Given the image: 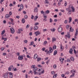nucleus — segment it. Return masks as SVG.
<instances>
[{"label":"nucleus","instance_id":"nucleus-47","mask_svg":"<svg viewBox=\"0 0 78 78\" xmlns=\"http://www.w3.org/2000/svg\"><path fill=\"white\" fill-rule=\"evenodd\" d=\"M34 75H37V74H38V73H37V72H36V71H34Z\"/></svg>","mask_w":78,"mask_h":78},{"label":"nucleus","instance_id":"nucleus-51","mask_svg":"<svg viewBox=\"0 0 78 78\" xmlns=\"http://www.w3.org/2000/svg\"><path fill=\"white\" fill-rule=\"evenodd\" d=\"M67 62H70V60L68 58L67 59Z\"/></svg>","mask_w":78,"mask_h":78},{"label":"nucleus","instance_id":"nucleus-54","mask_svg":"<svg viewBox=\"0 0 78 78\" xmlns=\"http://www.w3.org/2000/svg\"><path fill=\"white\" fill-rule=\"evenodd\" d=\"M47 41H44V44L45 45L46 44H47Z\"/></svg>","mask_w":78,"mask_h":78},{"label":"nucleus","instance_id":"nucleus-38","mask_svg":"<svg viewBox=\"0 0 78 78\" xmlns=\"http://www.w3.org/2000/svg\"><path fill=\"white\" fill-rule=\"evenodd\" d=\"M67 2L66 1L65 2V4H64V5L65 6H67Z\"/></svg>","mask_w":78,"mask_h":78},{"label":"nucleus","instance_id":"nucleus-57","mask_svg":"<svg viewBox=\"0 0 78 78\" xmlns=\"http://www.w3.org/2000/svg\"><path fill=\"white\" fill-rule=\"evenodd\" d=\"M50 23H51V22H53V20H52L51 19V18H50Z\"/></svg>","mask_w":78,"mask_h":78},{"label":"nucleus","instance_id":"nucleus-12","mask_svg":"<svg viewBox=\"0 0 78 78\" xmlns=\"http://www.w3.org/2000/svg\"><path fill=\"white\" fill-rule=\"evenodd\" d=\"M37 11H38V9L37 7H36L34 9V12H37Z\"/></svg>","mask_w":78,"mask_h":78},{"label":"nucleus","instance_id":"nucleus-24","mask_svg":"<svg viewBox=\"0 0 78 78\" xmlns=\"http://www.w3.org/2000/svg\"><path fill=\"white\" fill-rule=\"evenodd\" d=\"M38 18V16H35L34 18V21H36L37 20V19Z\"/></svg>","mask_w":78,"mask_h":78},{"label":"nucleus","instance_id":"nucleus-39","mask_svg":"<svg viewBox=\"0 0 78 78\" xmlns=\"http://www.w3.org/2000/svg\"><path fill=\"white\" fill-rule=\"evenodd\" d=\"M34 15H31V19H34Z\"/></svg>","mask_w":78,"mask_h":78},{"label":"nucleus","instance_id":"nucleus-29","mask_svg":"<svg viewBox=\"0 0 78 78\" xmlns=\"http://www.w3.org/2000/svg\"><path fill=\"white\" fill-rule=\"evenodd\" d=\"M71 72H72V74H74V75H75V70H73L71 71Z\"/></svg>","mask_w":78,"mask_h":78},{"label":"nucleus","instance_id":"nucleus-2","mask_svg":"<svg viewBox=\"0 0 78 78\" xmlns=\"http://www.w3.org/2000/svg\"><path fill=\"white\" fill-rule=\"evenodd\" d=\"M49 51H48V53L49 55L50 54V53H51L53 52V50L52 49V48H49Z\"/></svg>","mask_w":78,"mask_h":78},{"label":"nucleus","instance_id":"nucleus-42","mask_svg":"<svg viewBox=\"0 0 78 78\" xmlns=\"http://www.w3.org/2000/svg\"><path fill=\"white\" fill-rule=\"evenodd\" d=\"M27 18H28V16L27 15H25L24 16V19H27Z\"/></svg>","mask_w":78,"mask_h":78},{"label":"nucleus","instance_id":"nucleus-1","mask_svg":"<svg viewBox=\"0 0 78 78\" xmlns=\"http://www.w3.org/2000/svg\"><path fill=\"white\" fill-rule=\"evenodd\" d=\"M62 25H60L59 26V27L58 28V31L59 33H61L62 31V28L61 27Z\"/></svg>","mask_w":78,"mask_h":78},{"label":"nucleus","instance_id":"nucleus-46","mask_svg":"<svg viewBox=\"0 0 78 78\" xmlns=\"http://www.w3.org/2000/svg\"><path fill=\"white\" fill-rule=\"evenodd\" d=\"M73 6H72V5H69V7H68V8H71L72 9V7H73Z\"/></svg>","mask_w":78,"mask_h":78},{"label":"nucleus","instance_id":"nucleus-37","mask_svg":"<svg viewBox=\"0 0 78 78\" xmlns=\"http://www.w3.org/2000/svg\"><path fill=\"white\" fill-rule=\"evenodd\" d=\"M37 67H35L33 69V70H34V71H36V70H37Z\"/></svg>","mask_w":78,"mask_h":78},{"label":"nucleus","instance_id":"nucleus-62","mask_svg":"<svg viewBox=\"0 0 78 78\" xmlns=\"http://www.w3.org/2000/svg\"><path fill=\"white\" fill-rule=\"evenodd\" d=\"M60 11H61V12H64V10H63V9L61 10Z\"/></svg>","mask_w":78,"mask_h":78},{"label":"nucleus","instance_id":"nucleus-18","mask_svg":"<svg viewBox=\"0 0 78 78\" xmlns=\"http://www.w3.org/2000/svg\"><path fill=\"white\" fill-rule=\"evenodd\" d=\"M64 49V47L62 45H60V50L61 51H62Z\"/></svg>","mask_w":78,"mask_h":78},{"label":"nucleus","instance_id":"nucleus-22","mask_svg":"<svg viewBox=\"0 0 78 78\" xmlns=\"http://www.w3.org/2000/svg\"><path fill=\"white\" fill-rule=\"evenodd\" d=\"M76 33L75 34V36H77V35H78V29H76Z\"/></svg>","mask_w":78,"mask_h":78},{"label":"nucleus","instance_id":"nucleus-31","mask_svg":"<svg viewBox=\"0 0 78 78\" xmlns=\"http://www.w3.org/2000/svg\"><path fill=\"white\" fill-rule=\"evenodd\" d=\"M51 30L52 32L55 31V28H53L52 29H51Z\"/></svg>","mask_w":78,"mask_h":78},{"label":"nucleus","instance_id":"nucleus-55","mask_svg":"<svg viewBox=\"0 0 78 78\" xmlns=\"http://www.w3.org/2000/svg\"><path fill=\"white\" fill-rule=\"evenodd\" d=\"M27 58H31L30 57V56L28 55H27Z\"/></svg>","mask_w":78,"mask_h":78},{"label":"nucleus","instance_id":"nucleus-14","mask_svg":"<svg viewBox=\"0 0 78 78\" xmlns=\"http://www.w3.org/2000/svg\"><path fill=\"white\" fill-rule=\"evenodd\" d=\"M73 52V50L71 48L70 49V50L69 51V53H70V54H73V53H72V52Z\"/></svg>","mask_w":78,"mask_h":78},{"label":"nucleus","instance_id":"nucleus-30","mask_svg":"<svg viewBox=\"0 0 78 78\" xmlns=\"http://www.w3.org/2000/svg\"><path fill=\"white\" fill-rule=\"evenodd\" d=\"M5 30H4L2 32V33H1V35H3L4 34H5Z\"/></svg>","mask_w":78,"mask_h":78},{"label":"nucleus","instance_id":"nucleus-41","mask_svg":"<svg viewBox=\"0 0 78 78\" xmlns=\"http://www.w3.org/2000/svg\"><path fill=\"white\" fill-rule=\"evenodd\" d=\"M53 67H54V69H56V65L55 64L53 66Z\"/></svg>","mask_w":78,"mask_h":78},{"label":"nucleus","instance_id":"nucleus-11","mask_svg":"<svg viewBox=\"0 0 78 78\" xmlns=\"http://www.w3.org/2000/svg\"><path fill=\"white\" fill-rule=\"evenodd\" d=\"M13 69V66H10L9 67L8 70L9 71H11V69Z\"/></svg>","mask_w":78,"mask_h":78},{"label":"nucleus","instance_id":"nucleus-32","mask_svg":"<svg viewBox=\"0 0 78 78\" xmlns=\"http://www.w3.org/2000/svg\"><path fill=\"white\" fill-rule=\"evenodd\" d=\"M70 31H71V32H72L74 31V30L73 29H72V27H70V28L69 29Z\"/></svg>","mask_w":78,"mask_h":78},{"label":"nucleus","instance_id":"nucleus-44","mask_svg":"<svg viewBox=\"0 0 78 78\" xmlns=\"http://www.w3.org/2000/svg\"><path fill=\"white\" fill-rule=\"evenodd\" d=\"M68 22V21H67V20H66L64 21V23H65L66 24Z\"/></svg>","mask_w":78,"mask_h":78},{"label":"nucleus","instance_id":"nucleus-7","mask_svg":"<svg viewBox=\"0 0 78 78\" xmlns=\"http://www.w3.org/2000/svg\"><path fill=\"white\" fill-rule=\"evenodd\" d=\"M10 30L11 33H12V34H14V32H15L14 29H13L12 28H10Z\"/></svg>","mask_w":78,"mask_h":78},{"label":"nucleus","instance_id":"nucleus-16","mask_svg":"<svg viewBox=\"0 0 78 78\" xmlns=\"http://www.w3.org/2000/svg\"><path fill=\"white\" fill-rule=\"evenodd\" d=\"M37 55L36 54H35L34 57V58L36 59H37Z\"/></svg>","mask_w":78,"mask_h":78},{"label":"nucleus","instance_id":"nucleus-8","mask_svg":"<svg viewBox=\"0 0 78 78\" xmlns=\"http://www.w3.org/2000/svg\"><path fill=\"white\" fill-rule=\"evenodd\" d=\"M59 60L60 61H61V64H62V63H63V61H64V58H59Z\"/></svg>","mask_w":78,"mask_h":78},{"label":"nucleus","instance_id":"nucleus-13","mask_svg":"<svg viewBox=\"0 0 78 78\" xmlns=\"http://www.w3.org/2000/svg\"><path fill=\"white\" fill-rule=\"evenodd\" d=\"M42 69H39L38 70V71H39V72H41V73H43L44 72V70H43L42 71Z\"/></svg>","mask_w":78,"mask_h":78},{"label":"nucleus","instance_id":"nucleus-60","mask_svg":"<svg viewBox=\"0 0 78 78\" xmlns=\"http://www.w3.org/2000/svg\"><path fill=\"white\" fill-rule=\"evenodd\" d=\"M74 52L75 53V54H76V51H75V49L73 50Z\"/></svg>","mask_w":78,"mask_h":78},{"label":"nucleus","instance_id":"nucleus-23","mask_svg":"<svg viewBox=\"0 0 78 78\" xmlns=\"http://www.w3.org/2000/svg\"><path fill=\"white\" fill-rule=\"evenodd\" d=\"M71 9H72V12H74V11H75V8H74V7H71Z\"/></svg>","mask_w":78,"mask_h":78},{"label":"nucleus","instance_id":"nucleus-4","mask_svg":"<svg viewBox=\"0 0 78 78\" xmlns=\"http://www.w3.org/2000/svg\"><path fill=\"white\" fill-rule=\"evenodd\" d=\"M3 77L4 78H8V75L6 73H5L3 75Z\"/></svg>","mask_w":78,"mask_h":78},{"label":"nucleus","instance_id":"nucleus-3","mask_svg":"<svg viewBox=\"0 0 78 78\" xmlns=\"http://www.w3.org/2000/svg\"><path fill=\"white\" fill-rule=\"evenodd\" d=\"M23 32V30L22 29H19L18 30V32H17V33H18V34H19L20 33H21L22 32Z\"/></svg>","mask_w":78,"mask_h":78},{"label":"nucleus","instance_id":"nucleus-9","mask_svg":"<svg viewBox=\"0 0 78 78\" xmlns=\"http://www.w3.org/2000/svg\"><path fill=\"white\" fill-rule=\"evenodd\" d=\"M67 34L65 35V37H67L68 38H70V33L69 32H67Z\"/></svg>","mask_w":78,"mask_h":78},{"label":"nucleus","instance_id":"nucleus-19","mask_svg":"<svg viewBox=\"0 0 78 78\" xmlns=\"http://www.w3.org/2000/svg\"><path fill=\"white\" fill-rule=\"evenodd\" d=\"M22 22L23 23H25V19L24 18H23L22 20Z\"/></svg>","mask_w":78,"mask_h":78},{"label":"nucleus","instance_id":"nucleus-50","mask_svg":"<svg viewBox=\"0 0 78 78\" xmlns=\"http://www.w3.org/2000/svg\"><path fill=\"white\" fill-rule=\"evenodd\" d=\"M30 27V25L29 24H27V26L26 28H29V27Z\"/></svg>","mask_w":78,"mask_h":78},{"label":"nucleus","instance_id":"nucleus-43","mask_svg":"<svg viewBox=\"0 0 78 78\" xmlns=\"http://www.w3.org/2000/svg\"><path fill=\"white\" fill-rule=\"evenodd\" d=\"M41 60V58H37V61H39Z\"/></svg>","mask_w":78,"mask_h":78},{"label":"nucleus","instance_id":"nucleus-28","mask_svg":"<svg viewBox=\"0 0 78 78\" xmlns=\"http://www.w3.org/2000/svg\"><path fill=\"white\" fill-rule=\"evenodd\" d=\"M45 14H49L50 13V11L49 10H47V11H46L45 12Z\"/></svg>","mask_w":78,"mask_h":78},{"label":"nucleus","instance_id":"nucleus-59","mask_svg":"<svg viewBox=\"0 0 78 78\" xmlns=\"http://www.w3.org/2000/svg\"><path fill=\"white\" fill-rule=\"evenodd\" d=\"M16 17L17 19H19L20 18V16H16Z\"/></svg>","mask_w":78,"mask_h":78},{"label":"nucleus","instance_id":"nucleus-40","mask_svg":"<svg viewBox=\"0 0 78 78\" xmlns=\"http://www.w3.org/2000/svg\"><path fill=\"white\" fill-rule=\"evenodd\" d=\"M33 44H34V42H33V41H32L31 42L30 44H29V45H32Z\"/></svg>","mask_w":78,"mask_h":78},{"label":"nucleus","instance_id":"nucleus-26","mask_svg":"<svg viewBox=\"0 0 78 78\" xmlns=\"http://www.w3.org/2000/svg\"><path fill=\"white\" fill-rule=\"evenodd\" d=\"M20 8L21 9H23V5L22 4H21Z\"/></svg>","mask_w":78,"mask_h":78},{"label":"nucleus","instance_id":"nucleus-21","mask_svg":"<svg viewBox=\"0 0 78 78\" xmlns=\"http://www.w3.org/2000/svg\"><path fill=\"white\" fill-rule=\"evenodd\" d=\"M41 14H43V15L45 16V12H44V11L43 10L41 11Z\"/></svg>","mask_w":78,"mask_h":78},{"label":"nucleus","instance_id":"nucleus-63","mask_svg":"<svg viewBox=\"0 0 78 78\" xmlns=\"http://www.w3.org/2000/svg\"><path fill=\"white\" fill-rule=\"evenodd\" d=\"M4 49H5V48H2L1 49L2 51H3L4 50Z\"/></svg>","mask_w":78,"mask_h":78},{"label":"nucleus","instance_id":"nucleus-35","mask_svg":"<svg viewBox=\"0 0 78 78\" xmlns=\"http://www.w3.org/2000/svg\"><path fill=\"white\" fill-rule=\"evenodd\" d=\"M66 11H68V12H71V10H70V9H69V8H66Z\"/></svg>","mask_w":78,"mask_h":78},{"label":"nucleus","instance_id":"nucleus-48","mask_svg":"<svg viewBox=\"0 0 78 78\" xmlns=\"http://www.w3.org/2000/svg\"><path fill=\"white\" fill-rule=\"evenodd\" d=\"M46 3H47V4H49V2L47 0H45Z\"/></svg>","mask_w":78,"mask_h":78},{"label":"nucleus","instance_id":"nucleus-5","mask_svg":"<svg viewBox=\"0 0 78 78\" xmlns=\"http://www.w3.org/2000/svg\"><path fill=\"white\" fill-rule=\"evenodd\" d=\"M9 77L10 78H12L13 77V73L11 72H9Z\"/></svg>","mask_w":78,"mask_h":78},{"label":"nucleus","instance_id":"nucleus-61","mask_svg":"<svg viewBox=\"0 0 78 78\" xmlns=\"http://www.w3.org/2000/svg\"><path fill=\"white\" fill-rule=\"evenodd\" d=\"M74 75H75V74H73L72 75L70 76V77H73V76H74Z\"/></svg>","mask_w":78,"mask_h":78},{"label":"nucleus","instance_id":"nucleus-17","mask_svg":"<svg viewBox=\"0 0 78 78\" xmlns=\"http://www.w3.org/2000/svg\"><path fill=\"white\" fill-rule=\"evenodd\" d=\"M37 28H38V27L37 26H35L34 27V30H37Z\"/></svg>","mask_w":78,"mask_h":78},{"label":"nucleus","instance_id":"nucleus-6","mask_svg":"<svg viewBox=\"0 0 78 78\" xmlns=\"http://www.w3.org/2000/svg\"><path fill=\"white\" fill-rule=\"evenodd\" d=\"M35 34H36V36H37L41 34L40 32L38 31H36V32H34Z\"/></svg>","mask_w":78,"mask_h":78},{"label":"nucleus","instance_id":"nucleus-52","mask_svg":"<svg viewBox=\"0 0 78 78\" xmlns=\"http://www.w3.org/2000/svg\"><path fill=\"white\" fill-rule=\"evenodd\" d=\"M31 67L32 68L34 69L35 67V65H32Z\"/></svg>","mask_w":78,"mask_h":78},{"label":"nucleus","instance_id":"nucleus-53","mask_svg":"<svg viewBox=\"0 0 78 78\" xmlns=\"http://www.w3.org/2000/svg\"><path fill=\"white\" fill-rule=\"evenodd\" d=\"M10 20H11V22H12L14 21V20L12 18H10Z\"/></svg>","mask_w":78,"mask_h":78},{"label":"nucleus","instance_id":"nucleus-20","mask_svg":"<svg viewBox=\"0 0 78 78\" xmlns=\"http://www.w3.org/2000/svg\"><path fill=\"white\" fill-rule=\"evenodd\" d=\"M56 38L55 37H53L52 39V42H55L56 41Z\"/></svg>","mask_w":78,"mask_h":78},{"label":"nucleus","instance_id":"nucleus-34","mask_svg":"<svg viewBox=\"0 0 78 78\" xmlns=\"http://www.w3.org/2000/svg\"><path fill=\"white\" fill-rule=\"evenodd\" d=\"M58 75L57 74H55L53 76V78H56V77H57V76Z\"/></svg>","mask_w":78,"mask_h":78},{"label":"nucleus","instance_id":"nucleus-15","mask_svg":"<svg viewBox=\"0 0 78 78\" xmlns=\"http://www.w3.org/2000/svg\"><path fill=\"white\" fill-rule=\"evenodd\" d=\"M9 15L8 14H6L5 15V18H6V19L9 18Z\"/></svg>","mask_w":78,"mask_h":78},{"label":"nucleus","instance_id":"nucleus-56","mask_svg":"<svg viewBox=\"0 0 78 78\" xmlns=\"http://www.w3.org/2000/svg\"><path fill=\"white\" fill-rule=\"evenodd\" d=\"M24 43L27 44V42H28V41H27V40H26L24 41Z\"/></svg>","mask_w":78,"mask_h":78},{"label":"nucleus","instance_id":"nucleus-10","mask_svg":"<svg viewBox=\"0 0 78 78\" xmlns=\"http://www.w3.org/2000/svg\"><path fill=\"white\" fill-rule=\"evenodd\" d=\"M19 60H22L23 59V56L22 55H19L18 57Z\"/></svg>","mask_w":78,"mask_h":78},{"label":"nucleus","instance_id":"nucleus-33","mask_svg":"<svg viewBox=\"0 0 78 78\" xmlns=\"http://www.w3.org/2000/svg\"><path fill=\"white\" fill-rule=\"evenodd\" d=\"M69 23H70L72 21V18H71V17H69Z\"/></svg>","mask_w":78,"mask_h":78},{"label":"nucleus","instance_id":"nucleus-25","mask_svg":"<svg viewBox=\"0 0 78 78\" xmlns=\"http://www.w3.org/2000/svg\"><path fill=\"white\" fill-rule=\"evenodd\" d=\"M56 54H57V51L55 50L54 52L53 55L54 56H55Z\"/></svg>","mask_w":78,"mask_h":78},{"label":"nucleus","instance_id":"nucleus-58","mask_svg":"<svg viewBox=\"0 0 78 78\" xmlns=\"http://www.w3.org/2000/svg\"><path fill=\"white\" fill-rule=\"evenodd\" d=\"M51 74H52V75H54V74H55V72L52 71L51 72Z\"/></svg>","mask_w":78,"mask_h":78},{"label":"nucleus","instance_id":"nucleus-49","mask_svg":"<svg viewBox=\"0 0 78 78\" xmlns=\"http://www.w3.org/2000/svg\"><path fill=\"white\" fill-rule=\"evenodd\" d=\"M53 49H56V45H54L53 46Z\"/></svg>","mask_w":78,"mask_h":78},{"label":"nucleus","instance_id":"nucleus-45","mask_svg":"<svg viewBox=\"0 0 78 78\" xmlns=\"http://www.w3.org/2000/svg\"><path fill=\"white\" fill-rule=\"evenodd\" d=\"M61 4V2L59 1L58 3V6H60Z\"/></svg>","mask_w":78,"mask_h":78},{"label":"nucleus","instance_id":"nucleus-36","mask_svg":"<svg viewBox=\"0 0 78 78\" xmlns=\"http://www.w3.org/2000/svg\"><path fill=\"white\" fill-rule=\"evenodd\" d=\"M39 25V23L38 22L34 24L35 26H36V25Z\"/></svg>","mask_w":78,"mask_h":78},{"label":"nucleus","instance_id":"nucleus-64","mask_svg":"<svg viewBox=\"0 0 78 78\" xmlns=\"http://www.w3.org/2000/svg\"><path fill=\"white\" fill-rule=\"evenodd\" d=\"M9 14L10 16H11V15H12V12H9Z\"/></svg>","mask_w":78,"mask_h":78},{"label":"nucleus","instance_id":"nucleus-27","mask_svg":"<svg viewBox=\"0 0 78 78\" xmlns=\"http://www.w3.org/2000/svg\"><path fill=\"white\" fill-rule=\"evenodd\" d=\"M70 58V59H71L72 61H74V58L73 57H71Z\"/></svg>","mask_w":78,"mask_h":78}]
</instances>
